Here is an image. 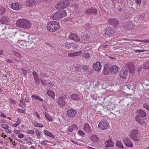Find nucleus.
Wrapping results in <instances>:
<instances>
[{"instance_id": "35", "label": "nucleus", "mask_w": 149, "mask_h": 149, "mask_svg": "<svg viewBox=\"0 0 149 149\" xmlns=\"http://www.w3.org/2000/svg\"><path fill=\"white\" fill-rule=\"evenodd\" d=\"M21 123V122L19 118H17V120H16V123L13 124L12 125V126L13 127H17Z\"/></svg>"}, {"instance_id": "30", "label": "nucleus", "mask_w": 149, "mask_h": 149, "mask_svg": "<svg viewBox=\"0 0 149 149\" xmlns=\"http://www.w3.org/2000/svg\"><path fill=\"white\" fill-rule=\"evenodd\" d=\"M31 97L33 99H34L41 102H43V100L42 99L36 94H33L31 96Z\"/></svg>"}, {"instance_id": "42", "label": "nucleus", "mask_w": 149, "mask_h": 149, "mask_svg": "<svg viewBox=\"0 0 149 149\" xmlns=\"http://www.w3.org/2000/svg\"><path fill=\"white\" fill-rule=\"evenodd\" d=\"M34 127H42L43 126V125L42 124H40L37 122H34L33 124Z\"/></svg>"}, {"instance_id": "61", "label": "nucleus", "mask_w": 149, "mask_h": 149, "mask_svg": "<svg viewBox=\"0 0 149 149\" xmlns=\"http://www.w3.org/2000/svg\"><path fill=\"white\" fill-rule=\"evenodd\" d=\"M18 137L19 139H22L24 137V135L22 134H18Z\"/></svg>"}, {"instance_id": "64", "label": "nucleus", "mask_w": 149, "mask_h": 149, "mask_svg": "<svg viewBox=\"0 0 149 149\" xmlns=\"http://www.w3.org/2000/svg\"><path fill=\"white\" fill-rule=\"evenodd\" d=\"M17 111L21 113H24V111L23 110L21 109L20 108H18L17 109Z\"/></svg>"}, {"instance_id": "45", "label": "nucleus", "mask_w": 149, "mask_h": 149, "mask_svg": "<svg viewBox=\"0 0 149 149\" xmlns=\"http://www.w3.org/2000/svg\"><path fill=\"white\" fill-rule=\"evenodd\" d=\"M78 134L82 137H84L85 135V133L82 130H79L78 131Z\"/></svg>"}, {"instance_id": "16", "label": "nucleus", "mask_w": 149, "mask_h": 149, "mask_svg": "<svg viewBox=\"0 0 149 149\" xmlns=\"http://www.w3.org/2000/svg\"><path fill=\"white\" fill-rule=\"evenodd\" d=\"M68 37L76 42H79L80 41V38L75 33L72 32L70 33Z\"/></svg>"}, {"instance_id": "44", "label": "nucleus", "mask_w": 149, "mask_h": 149, "mask_svg": "<svg viewBox=\"0 0 149 149\" xmlns=\"http://www.w3.org/2000/svg\"><path fill=\"white\" fill-rule=\"evenodd\" d=\"M47 86L49 87V88H52L54 86V84L52 81L49 82L47 84Z\"/></svg>"}, {"instance_id": "26", "label": "nucleus", "mask_w": 149, "mask_h": 149, "mask_svg": "<svg viewBox=\"0 0 149 149\" xmlns=\"http://www.w3.org/2000/svg\"><path fill=\"white\" fill-rule=\"evenodd\" d=\"M138 114L137 115H139L141 117L144 118L146 116V112L143 110L141 109L137 112Z\"/></svg>"}, {"instance_id": "23", "label": "nucleus", "mask_w": 149, "mask_h": 149, "mask_svg": "<svg viewBox=\"0 0 149 149\" xmlns=\"http://www.w3.org/2000/svg\"><path fill=\"white\" fill-rule=\"evenodd\" d=\"M47 94L51 97L54 99L55 94L54 92L51 90H48L47 92Z\"/></svg>"}, {"instance_id": "34", "label": "nucleus", "mask_w": 149, "mask_h": 149, "mask_svg": "<svg viewBox=\"0 0 149 149\" xmlns=\"http://www.w3.org/2000/svg\"><path fill=\"white\" fill-rule=\"evenodd\" d=\"M113 32V31L112 30H111L110 29L108 28L106 29L105 33L108 35H111Z\"/></svg>"}, {"instance_id": "24", "label": "nucleus", "mask_w": 149, "mask_h": 149, "mask_svg": "<svg viewBox=\"0 0 149 149\" xmlns=\"http://www.w3.org/2000/svg\"><path fill=\"white\" fill-rule=\"evenodd\" d=\"M77 128V127L75 124H72L69 125L68 127V131L72 132L73 130H75Z\"/></svg>"}, {"instance_id": "57", "label": "nucleus", "mask_w": 149, "mask_h": 149, "mask_svg": "<svg viewBox=\"0 0 149 149\" xmlns=\"http://www.w3.org/2000/svg\"><path fill=\"white\" fill-rule=\"evenodd\" d=\"M1 127L2 128L5 129L6 130L8 128V126L5 124H2Z\"/></svg>"}, {"instance_id": "3", "label": "nucleus", "mask_w": 149, "mask_h": 149, "mask_svg": "<svg viewBox=\"0 0 149 149\" xmlns=\"http://www.w3.org/2000/svg\"><path fill=\"white\" fill-rule=\"evenodd\" d=\"M129 136L134 141H139L141 140V134L140 131L137 129H134L129 133Z\"/></svg>"}, {"instance_id": "28", "label": "nucleus", "mask_w": 149, "mask_h": 149, "mask_svg": "<svg viewBox=\"0 0 149 149\" xmlns=\"http://www.w3.org/2000/svg\"><path fill=\"white\" fill-rule=\"evenodd\" d=\"M44 132L45 134L49 137L52 138L53 139H54L55 138V136L54 134L49 131H47V130H44Z\"/></svg>"}, {"instance_id": "4", "label": "nucleus", "mask_w": 149, "mask_h": 149, "mask_svg": "<svg viewBox=\"0 0 149 149\" xmlns=\"http://www.w3.org/2000/svg\"><path fill=\"white\" fill-rule=\"evenodd\" d=\"M67 15L65 10H63L57 11L51 15V17L53 20H57L66 16Z\"/></svg>"}, {"instance_id": "5", "label": "nucleus", "mask_w": 149, "mask_h": 149, "mask_svg": "<svg viewBox=\"0 0 149 149\" xmlns=\"http://www.w3.org/2000/svg\"><path fill=\"white\" fill-rule=\"evenodd\" d=\"M70 6V2L68 0H63L59 1L55 6L56 8L60 9L67 8Z\"/></svg>"}, {"instance_id": "47", "label": "nucleus", "mask_w": 149, "mask_h": 149, "mask_svg": "<svg viewBox=\"0 0 149 149\" xmlns=\"http://www.w3.org/2000/svg\"><path fill=\"white\" fill-rule=\"evenodd\" d=\"M136 41L137 42H143L144 43H149V39H146L144 40H136Z\"/></svg>"}, {"instance_id": "22", "label": "nucleus", "mask_w": 149, "mask_h": 149, "mask_svg": "<svg viewBox=\"0 0 149 149\" xmlns=\"http://www.w3.org/2000/svg\"><path fill=\"white\" fill-rule=\"evenodd\" d=\"M82 54V51L76 52L74 53H69L68 54V56L69 57H74L80 56Z\"/></svg>"}, {"instance_id": "13", "label": "nucleus", "mask_w": 149, "mask_h": 149, "mask_svg": "<svg viewBox=\"0 0 149 149\" xmlns=\"http://www.w3.org/2000/svg\"><path fill=\"white\" fill-rule=\"evenodd\" d=\"M76 111L72 109H69L67 111V115L69 118H72L74 117L76 114Z\"/></svg>"}, {"instance_id": "43", "label": "nucleus", "mask_w": 149, "mask_h": 149, "mask_svg": "<svg viewBox=\"0 0 149 149\" xmlns=\"http://www.w3.org/2000/svg\"><path fill=\"white\" fill-rule=\"evenodd\" d=\"M12 53L14 55L19 58H21L22 57L21 54L17 52H16L15 51H13Z\"/></svg>"}, {"instance_id": "60", "label": "nucleus", "mask_w": 149, "mask_h": 149, "mask_svg": "<svg viewBox=\"0 0 149 149\" xmlns=\"http://www.w3.org/2000/svg\"><path fill=\"white\" fill-rule=\"evenodd\" d=\"M41 83L42 85H45L46 84V81L45 79H43L41 81Z\"/></svg>"}, {"instance_id": "51", "label": "nucleus", "mask_w": 149, "mask_h": 149, "mask_svg": "<svg viewBox=\"0 0 149 149\" xmlns=\"http://www.w3.org/2000/svg\"><path fill=\"white\" fill-rule=\"evenodd\" d=\"M143 107L149 111V105L145 103L143 105Z\"/></svg>"}, {"instance_id": "6", "label": "nucleus", "mask_w": 149, "mask_h": 149, "mask_svg": "<svg viewBox=\"0 0 149 149\" xmlns=\"http://www.w3.org/2000/svg\"><path fill=\"white\" fill-rule=\"evenodd\" d=\"M109 127V123L106 120L101 121L98 125L99 128L102 130L107 129Z\"/></svg>"}, {"instance_id": "56", "label": "nucleus", "mask_w": 149, "mask_h": 149, "mask_svg": "<svg viewBox=\"0 0 149 149\" xmlns=\"http://www.w3.org/2000/svg\"><path fill=\"white\" fill-rule=\"evenodd\" d=\"M40 80L39 79L38 77L36 78V80L34 79V81H35V83H36L37 85H39L40 83Z\"/></svg>"}, {"instance_id": "46", "label": "nucleus", "mask_w": 149, "mask_h": 149, "mask_svg": "<svg viewBox=\"0 0 149 149\" xmlns=\"http://www.w3.org/2000/svg\"><path fill=\"white\" fill-rule=\"evenodd\" d=\"M72 44L69 42H66L65 44V47L68 49L71 48L72 46Z\"/></svg>"}, {"instance_id": "2", "label": "nucleus", "mask_w": 149, "mask_h": 149, "mask_svg": "<svg viewBox=\"0 0 149 149\" xmlns=\"http://www.w3.org/2000/svg\"><path fill=\"white\" fill-rule=\"evenodd\" d=\"M60 28L59 22L55 21L49 22L47 23V29L49 32L53 33L58 30Z\"/></svg>"}, {"instance_id": "12", "label": "nucleus", "mask_w": 149, "mask_h": 149, "mask_svg": "<svg viewBox=\"0 0 149 149\" xmlns=\"http://www.w3.org/2000/svg\"><path fill=\"white\" fill-rule=\"evenodd\" d=\"M128 70L125 68L121 70L119 73V76L120 78L123 79L126 78L128 75Z\"/></svg>"}, {"instance_id": "1", "label": "nucleus", "mask_w": 149, "mask_h": 149, "mask_svg": "<svg viewBox=\"0 0 149 149\" xmlns=\"http://www.w3.org/2000/svg\"><path fill=\"white\" fill-rule=\"evenodd\" d=\"M17 26L25 29H29L31 26V23L28 20L19 19L16 22Z\"/></svg>"}, {"instance_id": "50", "label": "nucleus", "mask_w": 149, "mask_h": 149, "mask_svg": "<svg viewBox=\"0 0 149 149\" xmlns=\"http://www.w3.org/2000/svg\"><path fill=\"white\" fill-rule=\"evenodd\" d=\"M32 74L34 77V79L36 80V78L38 77V75L37 73L35 72H33Z\"/></svg>"}, {"instance_id": "54", "label": "nucleus", "mask_w": 149, "mask_h": 149, "mask_svg": "<svg viewBox=\"0 0 149 149\" xmlns=\"http://www.w3.org/2000/svg\"><path fill=\"white\" fill-rule=\"evenodd\" d=\"M134 52L136 53H139L141 52H144L145 51V49H140V50H134Z\"/></svg>"}, {"instance_id": "25", "label": "nucleus", "mask_w": 149, "mask_h": 149, "mask_svg": "<svg viewBox=\"0 0 149 149\" xmlns=\"http://www.w3.org/2000/svg\"><path fill=\"white\" fill-rule=\"evenodd\" d=\"M36 3L34 0H28L26 2V5L28 7H32Z\"/></svg>"}, {"instance_id": "59", "label": "nucleus", "mask_w": 149, "mask_h": 149, "mask_svg": "<svg viewBox=\"0 0 149 149\" xmlns=\"http://www.w3.org/2000/svg\"><path fill=\"white\" fill-rule=\"evenodd\" d=\"M27 132L29 134H33L35 132H34V130H27Z\"/></svg>"}, {"instance_id": "36", "label": "nucleus", "mask_w": 149, "mask_h": 149, "mask_svg": "<svg viewBox=\"0 0 149 149\" xmlns=\"http://www.w3.org/2000/svg\"><path fill=\"white\" fill-rule=\"evenodd\" d=\"M71 8H72V10L74 12H77L79 9L78 7L77 6V5L76 4H74L72 6Z\"/></svg>"}, {"instance_id": "38", "label": "nucleus", "mask_w": 149, "mask_h": 149, "mask_svg": "<svg viewBox=\"0 0 149 149\" xmlns=\"http://www.w3.org/2000/svg\"><path fill=\"white\" fill-rule=\"evenodd\" d=\"M28 42L30 44L32 43L33 42V40L35 39V37L31 36H28Z\"/></svg>"}, {"instance_id": "31", "label": "nucleus", "mask_w": 149, "mask_h": 149, "mask_svg": "<svg viewBox=\"0 0 149 149\" xmlns=\"http://www.w3.org/2000/svg\"><path fill=\"white\" fill-rule=\"evenodd\" d=\"M127 25L126 24L124 25L123 26V28L125 30H130L132 28V27L133 25L130 24L128 23L127 24Z\"/></svg>"}, {"instance_id": "62", "label": "nucleus", "mask_w": 149, "mask_h": 149, "mask_svg": "<svg viewBox=\"0 0 149 149\" xmlns=\"http://www.w3.org/2000/svg\"><path fill=\"white\" fill-rule=\"evenodd\" d=\"M139 17H137V16L135 17L134 19V21L136 22H139V19H138Z\"/></svg>"}, {"instance_id": "63", "label": "nucleus", "mask_w": 149, "mask_h": 149, "mask_svg": "<svg viewBox=\"0 0 149 149\" xmlns=\"http://www.w3.org/2000/svg\"><path fill=\"white\" fill-rule=\"evenodd\" d=\"M139 17V22H140L143 19V17L141 15L137 16Z\"/></svg>"}, {"instance_id": "33", "label": "nucleus", "mask_w": 149, "mask_h": 149, "mask_svg": "<svg viewBox=\"0 0 149 149\" xmlns=\"http://www.w3.org/2000/svg\"><path fill=\"white\" fill-rule=\"evenodd\" d=\"M143 68L145 70L149 69V60L146 61L143 64Z\"/></svg>"}, {"instance_id": "37", "label": "nucleus", "mask_w": 149, "mask_h": 149, "mask_svg": "<svg viewBox=\"0 0 149 149\" xmlns=\"http://www.w3.org/2000/svg\"><path fill=\"white\" fill-rule=\"evenodd\" d=\"M45 116L47 119L49 121L52 122L53 121V119L52 117L48 113H45Z\"/></svg>"}, {"instance_id": "40", "label": "nucleus", "mask_w": 149, "mask_h": 149, "mask_svg": "<svg viewBox=\"0 0 149 149\" xmlns=\"http://www.w3.org/2000/svg\"><path fill=\"white\" fill-rule=\"evenodd\" d=\"M18 44L21 46H24L26 45V42L24 40H19L18 42Z\"/></svg>"}, {"instance_id": "21", "label": "nucleus", "mask_w": 149, "mask_h": 149, "mask_svg": "<svg viewBox=\"0 0 149 149\" xmlns=\"http://www.w3.org/2000/svg\"><path fill=\"white\" fill-rule=\"evenodd\" d=\"M71 99L74 101H78L80 100L81 99L79 95L77 94H73L71 96Z\"/></svg>"}, {"instance_id": "53", "label": "nucleus", "mask_w": 149, "mask_h": 149, "mask_svg": "<svg viewBox=\"0 0 149 149\" xmlns=\"http://www.w3.org/2000/svg\"><path fill=\"white\" fill-rule=\"evenodd\" d=\"M89 68V67L88 65H84L83 66L82 68L83 70L85 71H87Z\"/></svg>"}, {"instance_id": "39", "label": "nucleus", "mask_w": 149, "mask_h": 149, "mask_svg": "<svg viewBox=\"0 0 149 149\" xmlns=\"http://www.w3.org/2000/svg\"><path fill=\"white\" fill-rule=\"evenodd\" d=\"M90 55L88 53H84L82 55L83 58L86 59H88L90 57Z\"/></svg>"}, {"instance_id": "41", "label": "nucleus", "mask_w": 149, "mask_h": 149, "mask_svg": "<svg viewBox=\"0 0 149 149\" xmlns=\"http://www.w3.org/2000/svg\"><path fill=\"white\" fill-rule=\"evenodd\" d=\"M92 140L95 142H97L99 140V138L96 134H93L92 137Z\"/></svg>"}, {"instance_id": "55", "label": "nucleus", "mask_w": 149, "mask_h": 149, "mask_svg": "<svg viewBox=\"0 0 149 149\" xmlns=\"http://www.w3.org/2000/svg\"><path fill=\"white\" fill-rule=\"evenodd\" d=\"M74 68L75 70L76 71H79L80 68V66L79 65H77Z\"/></svg>"}, {"instance_id": "15", "label": "nucleus", "mask_w": 149, "mask_h": 149, "mask_svg": "<svg viewBox=\"0 0 149 149\" xmlns=\"http://www.w3.org/2000/svg\"><path fill=\"white\" fill-rule=\"evenodd\" d=\"M83 129L86 133H89L91 131V127L88 123H85L84 124Z\"/></svg>"}, {"instance_id": "8", "label": "nucleus", "mask_w": 149, "mask_h": 149, "mask_svg": "<svg viewBox=\"0 0 149 149\" xmlns=\"http://www.w3.org/2000/svg\"><path fill=\"white\" fill-rule=\"evenodd\" d=\"M123 141L126 146L130 148L133 147V142L128 138L126 137H124L123 139Z\"/></svg>"}, {"instance_id": "52", "label": "nucleus", "mask_w": 149, "mask_h": 149, "mask_svg": "<svg viewBox=\"0 0 149 149\" xmlns=\"http://www.w3.org/2000/svg\"><path fill=\"white\" fill-rule=\"evenodd\" d=\"M10 102L12 104H16V101L11 99H9Z\"/></svg>"}, {"instance_id": "11", "label": "nucleus", "mask_w": 149, "mask_h": 149, "mask_svg": "<svg viewBox=\"0 0 149 149\" xmlns=\"http://www.w3.org/2000/svg\"><path fill=\"white\" fill-rule=\"evenodd\" d=\"M135 120L140 125H146L147 122L144 119H142L141 117L139 115H137L135 117Z\"/></svg>"}, {"instance_id": "27", "label": "nucleus", "mask_w": 149, "mask_h": 149, "mask_svg": "<svg viewBox=\"0 0 149 149\" xmlns=\"http://www.w3.org/2000/svg\"><path fill=\"white\" fill-rule=\"evenodd\" d=\"M9 21V18L6 17H2L0 20V22L2 24H5L8 22Z\"/></svg>"}, {"instance_id": "18", "label": "nucleus", "mask_w": 149, "mask_h": 149, "mask_svg": "<svg viewBox=\"0 0 149 149\" xmlns=\"http://www.w3.org/2000/svg\"><path fill=\"white\" fill-rule=\"evenodd\" d=\"M97 10L96 9H94L92 7L90 8L86 11L85 13L87 14H91L94 15L97 14Z\"/></svg>"}, {"instance_id": "14", "label": "nucleus", "mask_w": 149, "mask_h": 149, "mask_svg": "<svg viewBox=\"0 0 149 149\" xmlns=\"http://www.w3.org/2000/svg\"><path fill=\"white\" fill-rule=\"evenodd\" d=\"M108 23L109 24L113 25L114 27H116L118 25L119 22L116 19L111 18L108 19Z\"/></svg>"}, {"instance_id": "17", "label": "nucleus", "mask_w": 149, "mask_h": 149, "mask_svg": "<svg viewBox=\"0 0 149 149\" xmlns=\"http://www.w3.org/2000/svg\"><path fill=\"white\" fill-rule=\"evenodd\" d=\"M93 70L97 72H99L101 68V63L99 62L95 63L93 65Z\"/></svg>"}, {"instance_id": "9", "label": "nucleus", "mask_w": 149, "mask_h": 149, "mask_svg": "<svg viewBox=\"0 0 149 149\" xmlns=\"http://www.w3.org/2000/svg\"><path fill=\"white\" fill-rule=\"evenodd\" d=\"M65 98L64 97H58L57 100L58 104L61 107H63L65 104Z\"/></svg>"}, {"instance_id": "48", "label": "nucleus", "mask_w": 149, "mask_h": 149, "mask_svg": "<svg viewBox=\"0 0 149 149\" xmlns=\"http://www.w3.org/2000/svg\"><path fill=\"white\" fill-rule=\"evenodd\" d=\"M6 11V9L4 7L0 8V15L2 14H4Z\"/></svg>"}, {"instance_id": "10", "label": "nucleus", "mask_w": 149, "mask_h": 149, "mask_svg": "<svg viewBox=\"0 0 149 149\" xmlns=\"http://www.w3.org/2000/svg\"><path fill=\"white\" fill-rule=\"evenodd\" d=\"M110 73L111 74H116L119 70L118 66L116 65H112L109 67Z\"/></svg>"}, {"instance_id": "58", "label": "nucleus", "mask_w": 149, "mask_h": 149, "mask_svg": "<svg viewBox=\"0 0 149 149\" xmlns=\"http://www.w3.org/2000/svg\"><path fill=\"white\" fill-rule=\"evenodd\" d=\"M20 70L23 73L24 75L26 74L27 73V71L26 70L22 68H21Z\"/></svg>"}, {"instance_id": "20", "label": "nucleus", "mask_w": 149, "mask_h": 149, "mask_svg": "<svg viewBox=\"0 0 149 149\" xmlns=\"http://www.w3.org/2000/svg\"><path fill=\"white\" fill-rule=\"evenodd\" d=\"M104 143L105 148L113 147L114 145V142L110 140L106 141L104 142Z\"/></svg>"}, {"instance_id": "49", "label": "nucleus", "mask_w": 149, "mask_h": 149, "mask_svg": "<svg viewBox=\"0 0 149 149\" xmlns=\"http://www.w3.org/2000/svg\"><path fill=\"white\" fill-rule=\"evenodd\" d=\"M41 132V131L39 130H37L35 131L36 134L38 136H40V135Z\"/></svg>"}, {"instance_id": "29", "label": "nucleus", "mask_w": 149, "mask_h": 149, "mask_svg": "<svg viewBox=\"0 0 149 149\" xmlns=\"http://www.w3.org/2000/svg\"><path fill=\"white\" fill-rule=\"evenodd\" d=\"M110 72L109 67L107 65H105L104 69V73L105 75H108Z\"/></svg>"}, {"instance_id": "19", "label": "nucleus", "mask_w": 149, "mask_h": 149, "mask_svg": "<svg viewBox=\"0 0 149 149\" xmlns=\"http://www.w3.org/2000/svg\"><path fill=\"white\" fill-rule=\"evenodd\" d=\"M12 9L15 10H18L20 8V4L18 3H14L11 5Z\"/></svg>"}, {"instance_id": "7", "label": "nucleus", "mask_w": 149, "mask_h": 149, "mask_svg": "<svg viewBox=\"0 0 149 149\" xmlns=\"http://www.w3.org/2000/svg\"><path fill=\"white\" fill-rule=\"evenodd\" d=\"M91 39L90 35L88 33H86L85 35L81 36L80 41L81 43H88L91 42Z\"/></svg>"}, {"instance_id": "32", "label": "nucleus", "mask_w": 149, "mask_h": 149, "mask_svg": "<svg viewBox=\"0 0 149 149\" xmlns=\"http://www.w3.org/2000/svg\"><path fill=\"white\" fill-rule=\"evenodd\" d=\"M116 145L117 147L120 148H124L122 143L120 141H117Z\"/></svg>"}]
</instances>
